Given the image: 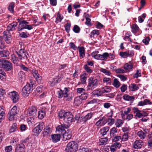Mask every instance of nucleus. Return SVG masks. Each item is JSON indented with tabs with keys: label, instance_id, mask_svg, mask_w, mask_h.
<instances>
[{
	"label": "nucleus",
	"instance_id": "41",
	"mask_svg": "<svg viewBox=\"0 0 152 152\" xmlns=\"http://www.w3.org/2000/svg\"><path fill=\"white\" fill-rule=\"evenodd\" d=\"M123 122L121 119H117L115 123L116 127L119 128L121 127L123 124Z\"/></svg>",
	"mask_w": 152,
	"mask_h": 152
},
{
	"label": "nucleus",
	"instance_id": "7",
	"mask_svg": "<svg viewBox=\"0 0 152 152\" xmlns=\"http://www.w3.org/2000/svg\"><path fill=\"white\" fill-rule=\"evenodd\" d=\"M33 84H27L25 86L22 90V95L24 96H28L33 90Z\"/></svg>",
	"mask_w": 152,
	"mask_h": 152
},
{
	"label": "nucleus",
	"instance_id": "2",
	"mask_svg": "<svg viewBox=\"0 0 152 152\" xmlns=\"http://www.w3.org/2000/svg\"><path fill=\"white\" fill-rule=\"evenodd\" d=\"M17 23L15 22L9 24L7 26V29L4 32L3 38L4 41L8 44L10 43L11 41V35L10 33V31H13L15 30L17 25Z\"/></svg>",
	"mask_w": 152,
	"mask_h": 152
},
{
	"label": "nucleus",
	"instance_id": "63",
	"mask_svg": "<svg viewBox=\"0 0 152 152\" xmlns=\"http://www.w3.org/2000/svg\"><path fill=\"white\" fill-rule=\"evenodd\" d=\"M5 110L3 106L0 107V115H5Z\"/></svg>",
	"mask_w": 152,
	"mask_h": 152
},
{
	"label": "nucleus",
	"instance_id": "11",
	"mask_svg": "<svg viewBox=\"0 0 152 152\" xmlns=\"http://www.w3.org/2000/svg\"><path fill=\"white\" fill-rule=\"evenodd\" d=\"M64 120L66 123H69L74 121L73 115L70 112H67Z\"/></svg>",
	"mask_w": 152,
	"mask_h": 152
},
{
	"label": "nucleus",
	"instance_id": "13",
	"mask_svg": "<svg viewBox=\"0 0 152 152\" xmlns=\"http://www.w3.org/2000/svg\"><path fill=\"white\" fill-rule=\"evenodd\" d=\"M43 122H39L38 125L34 129L33 132L37 134H39L42 131L43 128Z\"/></svg>",
	"mask_w": 152,
	"mask_h": 152
},
{
	"label": "nucleus",
	"instance_id": "48",
	"mask_svg": "<svg viewBox=\"0 0 152 152\" xmlns=\"http://www.w3.org/2000/svg\"><path fill=\"white\" fill-rule=\"evenodd\" d=\"M121 137L119 136H116L113 137L112 138V141L113 142H116L118 141L121 140Z\"/></svg>",
	"mask_w": 152,
	"mask_h": 152
},
{
	"label": "nucleus",
	"instance_id": "60",
	"mask_svg": "<svg viewBox=\"0 0 152 152\" xmlns=\"http://www.w3.org/2000/svg\"><path fill=\"white\" fill-rule=\"evenodd\" d=\"M85 70L88 73H91L92 72V70L90 69V67H88L87 65H85L84 66Z\"/></svg>",
	"mask_w": 152,
	"mask_h": 152
},
{
	"label": "nucleus",
	"instance_id": "4",
	"mask_svg": "<svg viewBox=\"0 0 152 152\" xmlns=\"http://www.w3.org/2000/svg\"><path fill=\"white\" fill-rule=\"evenodd\" d=\"M99 84L98 80L94 77H90L88 80V84L87 87V91H91Z\"/></svg>",
	"mask_w": 152,
	"mask_h": 152
},
{
	"label": "nucleus",
	"instance_id": "39",
	"mask_svg": "<svg viewBox=\"0 0 152 152\" xmlns=\"http://www.w3.org/2000/svg\"><path fill=\"white\" fill-rule=\"evenodd\" d=\"M132 29V32L133 33H135L138 31L139 28L138 26L136 24L132 25L131 27Z\"/></svg>",
	"mask_w": 152,
	"mask_h": 152
},
{
	"label": "nucleus",
	"instance_id": "27",
	"mask_svg": "<svg viewBox=\"0 0 152 152\" xmlns=\"http://www.w3.org/2000/svg\"><path fill=\"white\" fill-rule=\"evenodd\" d=\"M101 89L103 94L104 93H109L111 91V89L109 86H106L102 88Z\"/></svg>",
	"mask_w": 152,
	"mask_h": 152
},
{
	"label": "nucleus",
	"instance_id": "14",
	"mask_svg": "<svg viewBox=\"0 0 152 152\" xmlns=\"http://www.w3.org/2000/svg\"><path fill=\"white\" fill-rule=\"evenodd\" d=\"M37 111L36 107L32 106L28 109V113L29 115L34 117L36 116Z\"/></svg>",
	"mask_w": 152,
	"mask_h": 152
},
{
	"label": "nucleus",
	"instance_id": "49",
	"mask_svg": "<svg viewBox=\"0 0 152 152\" xmlns=\"http://www.w3.org/2000/svg\"><path fill=\"white\" fill-rule=\"evenodd\" d=\"M115 120L113 118H108L107 119V122H108V124L111 126L113 125L114 123Z\"/></svg>",
	"mask_w": 152,
	"mask_h": 152
},
{
	"label": "nucleus",
	"instance_id": "1",
	"mask_svg": "<svg viewBox=\"0 0 152 152\" xmlns=\"http://www.w3.org/2000/svg\"><path fill=\"white\" fill-rule=\"evenodd\" d=\"M17 55L16 56L15 54L11 55V59L14 64H17L18 63L19 61H25L28 60L29 56L26 51L23 49H20L19 51H15Z\"/></svg>",
	"mask_w": 152,
	"mask_h": 152
},
{
	"label": "nucleus",
	"instance_id": "45",
	"mask_svg": "<svg viewBox=\"0 0 152 152\" xmlns=\"http://www.w3.org/2000/svg\"><path fill=\"white\" fill-rule=\"evenodd\" d=\"M120 83L117 79H115L113 80V85L116 88L119 87Z\"/></svg>",
	"mask_w": 152,
	"mask_h": 152
},
{
	"label": "nucleus",
	"instance_id": "10",
	"mask_svg": "<svg viewBox=\"0 0 152 152\" xmlns=\"http://www.w3.org/2000/svg\"><path fill=\"white\" fill-rule=\"evenodd\" d=\"M68 90L66 88H65L63 91L60 89L57 92V96L59 98H61L63 97L65 98L67 97L69 95L68 94Z\"/></svg>",
	"mask_w": 152,
	"mask_h": 152
},
{
	"label": "nucleus",
	"instance_id": "47",
	"mask_svg": "<svg viewBox=\"0 0 152 152\" xmlns=\"http://www.w3.org/2000/svg\"><path fill=\"white\" fill-rule=\"evenodd\" d=\"M16 124L15 123L14 125H12L10 128L9 132L10 133L16 131Z\"/></svg>",
	"mask_w": 152,
	"mask_h": 152
},
{
	"label": "nucleus",
	"instance_id": "37",
	"mask_svg": "<svg viewBox=\"0 0 152 152\" xmlns=\"http://www.w3.org/2000/svg\"><path fill=\"white\" fill-rule=\"evenodd\" d=\"M9 54V52L7 51L6 50L0 51V57H7Z\"/></svg>",
	"mask_w": 152,
	"mask_h": 152
},
{
	"label": "nucleus",
	"instance_id": "24",
	"mask_svg": "<svg viewBox=\"0 0 152 152\" xmlns=\"http://www.w3.org/2000/svg\"><path fill=\"white\" fill-rule=\"evenodd\" d=\"M129 87L130 90L132 91H135L139 89L138 86L134 83L131 84Z\"/></svg>",
	"mask_w": 152,
	"mask_h": 152
},
{
	"label": "nucleus",
	"instance_id": "28",
	"mask_svg": "<svg viewBox=\"0 0 152 152\" xmlns=\"http://www.w3.org/2000/svg\"><path fill=\"white\" fill-rule=\"evenodd\" d=\"M18 112L17 107L16 106H14L9 113L17 115Z\"/></svg>",
	"mask_w": 152,
	"mask_h": 152
},
{
	"label": "nucleus",
	"instance_id": "5",
	"mask_svg": "<svg viewBox=\"0 0 152 152\" xmlns=\"http://www.w3.org/2000/svg\"><path fill=\"white\" fill-rule=\"evenodd\" d=\"M78 149V145L75 141H71L68 143L66 148V152H76Z\"/></svg>",
	"mask_w": 152,
	"mask_h": 152
},
{
	"label": "nucleus",
	"instance_id": "43",
	"mask_svg": "<svg viewBox=\"0 0 152 152\" xmlns=\"http://www.w3.org/2000/svg\"><path fill=\"white\" fill-rule=\"evenodd\" d=\"M124 68L126 70L129 71L132 69V65H129L128 64H126L124 65Z\"/></svg>",
	"mask_w": 152,
	"mask_h": 152
},
{
	"label": "nucleus",
	"instance_id": "50",
	"mask_svg": "<svg viewBox=\"0 0 152 152\" xmlns=\"http://www.w3.org/2000/svg\"><path fill=\"white\" fill-rule=\"evenodd\" d=\"M85 91V90L83 88H78L77 89V93L78 94H83Z\"/></svg>",
	"mask_w": 152,
	"mask_h": 152
},
{
	"label": "nucleus",
	"instance_id": "57",
	"mask_svg": "<svg viewBox=\"0 0 152 152\" xmlns=\"http://www.w3.org/2000/svg\"><path fill=\"white\" fill-rule=\"evenodd\" d=\"M120 89L122 92H124L127 89V85L125 84H123L121 87Z\"/></svg>",
	"mask_w": 152,
	"mask_h": 152
},
{
	"label": "nucleus",
	"instance_id": "12",
	"mask_svg": "<svg viewBox=\"0 0 152 152\" xmlns=\"http://www.w3.org/2000/svg\"><path fill=\"white\" fill-rule=\"evenodd\" d=\"M9 95L13 102L16 103L18 101L19 95L17 92L14 91L11 92Z\"/></svg>",
	"mask_w": 152,
	"mask_h": 152
},
{
	"label": "nucleus",
	"instance_id": "59",
	"mask_svg": "<svg viewBox=\"0 0 152 152\" xmlns=\"http://www.w3.org/2000/svg\"><path fill=\"white\" fill-rule=\"evenodd\" d=\"M141 75V74L140 72V70H137L136 73L134 75V78H137L138 77L140 76Z\"/></svg>",
	"mask_w": 152,
	"mask_h": 152
},
{
	"label": "nucleus",
	"instance_id": "26",
	"mask_svg": "<svg viewBox=\"0 0 152 152\" xmlns=\"http://www.w3.org/2000/svg\"><path fill=\"white\" fill-rule=\"evenodd\" d=\"M74 100V103L77 106H79L82 103V100L80 97H76Z\"/></svg>",
	"mask_w": 152,
	"mask_h": 152
},
{
	"label": "nucleus",
	"instance_id": "58",
	"mask_svg": "<svg viewBox=\"0 0 152 152\" xmlns=\"http://www.w3.org/2000/svg\"><path fill=\"white\" fill-rule=\"evenodd\" d=\"M12 150V147L9 145L5 147V152H10Z\"/></svg>",
	"mask_w": 152,
	"mask_h": 152
},
{
	"label": "nucleus",
	"instance_id": "40",
	"mask_svg": "<svg viewBox=\"0 0 152 152\" xmlns=\"http://www.w3.org/2000/svg\"><path fill=\"white\" fill-rule=\"evenodd\" d=\"M103 82L106 85H110L111 80L110 78L104 77L103 79Z\"/></svg>",
	"mask_w": 152,
	"mask_h": 152
},
{
	"label": "nucleus",
	"instance_id": "53",
	"mask_svg": "<svg viewBox=\"0 0 152 152\" xmlns=\"http://www.w3.org/2000/svg\"><path fill=\"white\" fill-rule=\"evenodd\" d=\"M73 30L75 33H78L80 32V28L78 26L75 25L74 26Z\"/></svg>",
	"mask_w": 152,
	"mask_h": 152
},
{
	"label": "nucleus",
	"instance_id": "33",
	"mask_svg": "<svg viewBox=\"0 0 152 152\" xmlns=\"http://www.w3.org/2000/svg\"><path fill=\"white\" fill-rule=\"evenodd\" d=\"M15 3L12 2L10 3L8 7V10L10 12L13 13L14 12V7Z\"/></svg>",
	"mask_w": 152,
	"mask_h": 152
},
{
	"label": "nucleus",
	"instance_id": "22",
	"mask_svg": "<svg viewBox=\"0 0 152 152\" xmlns=\"http://www.w3.org/2000/svg\"><path fill=\"white\" fill-rule=\"evenodd\" d=\"M46 110H41L39 111L38 112V117L40 119L43 118L45 115V112L46 111L48 110V108H45Z\"/></svg>",
	"mask_w": 152,
	"mask_h": 152
},
{
	"label": "nucleus",
	"instance_id": "19",
	"mask_svg": "<svg viewBox=\"0 0 152 152\" xmlns=\"http://www.w3.org/2000/svg\"><path fill=\"white\" fill-rule=\"evenodd\" d=\"M51 132L52 131L50 128L48 126H46L44 129V131L42 134L43 137H45L50 134Z\"/></svg>",
	"mask_w": 152,
	"mask_h": 152
},
{
	"label": "nucleus",
	"instance_id": "18",
	"mask_svg": "<svg viewBox=\"0 0 152 152\" xmlns=\"http://www.w3.org/2000/svg\"><path fill=\"white\" fill-rule=\"evenodd\" d=\"M132 112L133 113L135 114V116L138 118H141L142 116V113L141 111L139 110L138 108L136 107H134L132 109Z\"/></svg>",
	"mask_w": 152,
	"mask_h": 152
},
{
	"label": "nucleus",
	"instance_id": "52",
	"mask_svg": "<svg viewBox=\"0 0 152 152\" xmlns=\"http://www.w3.org/2000/svg\"><path fill=\"white\" fill-rule=\"evenodd\" d=\"M29 35L27 32H22L20 34V36L22 38H26L28 37Z\"/></svg>",
	"mask_w": 152,
	"mask_h": 152
},
{
	"label": "nucleus",
	"instance_id": "17",
	"mask_svg": "<svg viewBox=\"0 0 152 152\" xmlns=\"http://www.w3.org/2000/svg\"><path fill=\"white\" fill-rule=\"evenodd\" d=\"M107 122V119L105 117H103L96 123L95 125L97 126L99 125L103 126Z\"/></svg>",
	"mask_w": 152,
	"mask_h": 152
},
{
	"label": "nucleus",
	"instance_id": "36",
	"mask_svg": "<svg viewBox=\"0 0 152 152\" xmlns=\"http://www.w3.org/2000/svg\"><path fill=\"white\" fill-rule=\"evenodd\" d=\"M92 93L95 95H97L98 96H101L103 94L101 88L100 89V91L97 90L94 91L92 92Z\"/></svg>",
	"mask_w": 152,
	"mask_h": 152
},
{
	"label": "nucleus",
	"instance_id": "46",
	"mask_svg": "<svg viewBox=\"0 0 152 152\" xmlns=\"http://www.w3.org/2000/svg\"><path fill=\"white\" fill-rule=\"evenodd\" d=\"M129 138L128 132L125 133L121 137V141H125L128 140Z\"/></svg>",
	"mask_w": 152,
	"mask_h": 152
},
{
	"label": "nucleus",
	"instance_id": "31",
	"mask_svg": "<svg viewBox=\"0 0 152 152\" xmlns=\"http://www.w3.org/2000/svg\"><path fill=\"white\" fill-rule=\"evenodd\" d=\"M124 99L127 101H132L134 99L133 96H130L127 94H125L123 96Z\"/></svg>",
	"mask_w": 152,
	"mask_h": 152
},
{
	"label": "nucleus",
	"instance_id": "8",
	"mask_svg": "<svg viewBox=\"0 0 152 152\" xmlns=\"http://www.w3.org/2000/svg\"><path fill=\"white\" fill-rule=\"evenodd\" d=\"M96 113L95 112H90L85 116H82L80 118L76 116L75 118L76 120L79 119V120H80V122L85 123L90 119Z\"/></svg>",
	"mask_w": 152,
	"mask_h": 152
},
{
	"label": "nucleus",
	"instance_id": "38",
	"mask_svg": "<svg viewBox=\"0 0 152 152\" xmlns=\"http://www.w3.org/2000/svg\"><path fill=\"white\" fill-rule=\"evenodd\" d=\"M108 139L107 137L102 138L99 139V145H104L107 144Z\"/></svg>",
	"mask_w": 152,
	"mask_h": 152
},
{
	"label": "nucleus",
	"instance_id": "34",
	"mask_svg": "<svg viewBox=\"0 0 152 152\" xmlns=\"http://www.w3.org/2000/svg\"><path fill=\"white\" fill-rule=\"evenodd\" d=\"M29 23L27 22L26 20H20L19 21V25H20V27L22 28L23 29H25V27L26 25V24H28Z\"/></svg>",
	"mask_w": 152,
	"mask_h": 152
},
{
	"label": "nucleus",
	"instance_id": "6",
	"mask_svg": "<svg viewBox=\"0 0 152 152\" xmlns=\"http://www.w3.org/2000/svg\"><path fill=\"white\" fill-rule=\"evenodd\" d=\"M0 67L4 69L6 71L11 70L12 69V64L3 58L0 59Z\"/></svg>",
	"mask_w": 152,
	"mask_h": 152
},
{
	"label": "nucleus",
	"instance_id": "54",
	"mask_svg": "<svg viewBox=\"0 0 152 152\" xmlns=\"http://www.w3.org/2000/svg\"><path fill=\"white\" fill-rule=\"evenodd\" d=\"M11 144L12 145H15L18 143V139L15 138H13L10 142Z\"/></svg>",
	"mask_w": 152,
	"mask_h": 152
},
{
	"label": "nucleus",
	"instance_id": "62",
	"mask_svg": "<svg viewBox=\"0 0 152 152\" xmlns=\"http://www.w3.org/2000/svg\"><path fill=\"white\" fill-rule=\"evenodd\" d=\"M71 24L70 23H67L65 27L66 31L68 32H69L70 30Z\"/></svg>",
	"mask_w": 152,
	"mask_h": 152
},
{
	"label": "nucleus",
	"instance_id": "16",
	"mask_svg": "<svg viewBox=\"0 0 152 152\" xmlns=\"http://www.w3.org/2000/svg\"><path fill=\"white\" fill-rule=\"evenodd\" d=\"M32 73L37 81L39 83H41L42 77L39 74L38 71L35 69H33Z\"/></svg>",
	"mask_w": 152,
	"mask_h": 152
},
{
	"label": "nucleus",
	"instance_id": "30",
	"mask_svg": "<svg viewBox=\"0 0 152 152\" xmlns=\"http://www.w3.org/2000/svg\"><path fill=\"white\" fill-rule=\"evenodd\" d=\"M66 112L64 110H61L59 112L58 115L60 118L63 119L64 120Z\"/></svg>",
	"mask_w": 152,
	"mask_h": 152
},
{
	"label": "nucleus",
	"instance_id": "15",
	"mask_svg": "<svg viewBox=\"0 0 152 152\" xmlns=\"http://www.w3.org/2000/svg\"><path fill=\"white\" fill-rule=\"evenodd\" d=\"M144 142L141 140H136L133 143V147L135 149H140L143 145Z\"/></svg>",
	"mask_w": 152,
	"mask_h": 152
},
{
	"label": "nucleus",
	"instance_id": "64",
	"mask_svg": "<svg viewBox=\"0 0 152 152\" xmlns=\"http://www.w3.org/2000/svg\"><path fill=\"white\" fill-rule=\"evenodd\" d=\"M150 40V38L149 37H147L145 39H143L142 40V42L143 43L145 44V45H147L148 44Z\"/></svg>",
	"mask_w": 152,
	"mask_h": 152
},
{
	"label": "nucleus",
	"instance_id": "25",
	"mask_svg": "<svg viewBox=\"0 0 152 152\" xmlns=\"http://www.w3.org/2000/svg\"><path fill=\"white\" fill-rule=\"evenodd\" d=\"M79 48V56L80 58H83L85 56V50L83 47H78Z\"/></svg>",
	"mask_w": 152,
	"mask_h": 152
},
{
	"label": "nucleus",
	"instance_id": "44",
	"mask_svg": "<svg viewBox=\"0 0 152 152\" xmlns=\"http://www.w3.org/2000/svg\"><path fill=\"white\" fill-rule=\"evenodd\" d=\"M80 79L81 83L82 84H85L86 82L87 77L85 74H83L80 76Z\"/></svg>",
	"mask_w": 152,
	"mask_h": 152
},
{
	"label": "nucleus",
	"instance_id": "55",
	"mask_svg": "<svg viewBox=\"0 0 152 152\" xmlns=\"http://www.w3.org/2000/svg\"><path fill=\"white\" fill-rule=\"evenodd\" d=\"M2 37L0 36V50H2L4 48V43L2 40Z\"/></svg>",
	"mask_w": 152,
	"mask_h": 152
},
{
	"label": "nucleus",
	"instance_id": "32",
	"mask_svg": "<svg viewBox=\"0 0 152 152\" xmlns=\"http://www.w3.org/2000/svg\"><path fill=\"white\" fill-rule=\"evenodd\" d=\"M117 129L115 127H113L110 129V135L111 137H114L115 134L117 132Z\"/></svg>",
	"mask_w": 152,
	"mask_h": 152
},
{
	"label": "nucleus",
	"instance_id": "21",
	"mask_svg": "<svg viewBox=\"0 0 152 152\" xmlns=\"http://www.w3.org/2000/svg\"><path fill=\"white\" fill-rule=\"evenodd\" d=\"M60 134H54L51 136V138L53 142H56L60 140L61 138Z\"/></svg>",
	"mask_w": 152,
	"mask_h": 152
},
{
	"label": "nucleus",
	"instance_id": "42",
	"mask_svg": "<svg viewBox=\"0 0 152 152\" xmlns=\"http://www.w3.org/2000/svg\"><path fill=\"white\" fill-rule=\"evenodd\" d=\"M149 102V100L147 99H145L144 101H141L139 102L138 105L140 106H143L146 105Z\"/></svg>",
	"mask_w": 152,
	"mask_h": 152
},
{
	"label": "nucleus",
	"instance_id": "29",
	"mask_svg": "<svg viewBox=\"0 0 152 152\" xmlns=\"http://www.w3.org/2000/svg\"><path fill=\"white\" fill-rule=\"evenodd\" d=\"M8 116L9 120L10 121H13L15 119H16L17 116L16 115L8 113Z\"/></svg>",
	"mask_w": 152,
	"mask_h": 152
},
{
	"label": "nucleus",
	"instance_id": "35",
	"mask_svg": "<svg viewBox=\"0 0 152 152\" xmlns=\"http://www.w3.org/2000/svg\"><path fill=\"white\" fill-rule=\"evenodd\" d=\"M137 135L141 139H144L145 137L146 133L142 132L140 131L138 132Z\"/></svg>",
	"mask_w": 152,
	"mask_h": 152
},
{
	"label": "nucleus",
	"instance_id": "51",
	"mask_svg": "<svg viewBox=\"0 0 152 152\" xmlns=\"http://www.w3.org/2000/svg\"><path fill=\"white\" fill-rule=\"evenodd\" d=\"M63 19V17L59 15V13L57 14V16L56 18V22L57 23L61 22Z\"/></svg>",
	"mask_w": 152,
	"mask_h": 152
},
{
	"label": "nucleus",
	"instance_id": "56",
	"mask_svg": "<svg viewBox=\"0 0 152 152\" xmlns=\"http://www.w3.org/2000/svg\"><path fill=\"white\" fill-rule=\"evenodd\" d=\"M120 56L123 58H126L128 57L127 52H120Z\"/></svg>",
	"mask_w": 152,
	"mask_h": 152
},
{
	"label": "nucleus",
	"instance_id": "20",
	"mask_svg": "<svg viewBox=\"0 0 152 152\" xmlns=\"http://www.w3.org/2000/svg\"><path fill=\"white\" fill-rule=\"evenodd\" d=\"M25 146L23 144L18 145L15 149L16 152H24Z\"/></svg>",
	"mask_w": 152,
	"mask_h": 152
},
{
	"label": "nucleus",
	"instance_id": "23",
	"mask_svg": "<svg viewBox=\"0 0 152 152\" xmlns=\"http://www.w3.org/2000/svg\"><path fill=\"white\" fill-rule=\"evenodd\" d=\"M110 127L108 126H106L103 127L100 130L101 134L102 136H104L106 135L107 133L108 132L109 130Z\"/></svg>",
	"mask_w": 152,
	"mask_h": 152
},
{
	"label": "nucleus",
	"instance_id": "3",
	"mask_svg": "<svg viewBox=\"0 0 152 152\" xmlns=\"http://www.w3.org/2000/svg\"><path fill=\"white\" fill-rule=\"evenodd\" d=\"M69 127L68 125L63 124L59 126L56 128V130L58 132H61V134L63 135L64 140H69L72 137L71 132L70 131L67 132L65 130V129H67Z\"/></svg>",
	"mask_w": 152,
	"mask_h": 152
},
{
	"label": "nucleus",
	"instance_id": "9",
	"mask_svg": "<svg viewBox=\"0 0 152 152\" xmlns=\"http://www.w3.org/2000/svg\"><path fill=\"white\" fill-rule=\"evenodd\" d=\"M99 52L98 51H95L93 52L91 54V56L92 57L94 58L95 59L97 60H105V58L107 56V54L105 53L104 54V53L102 55L99 54Z\"/></svg>",
	"mask_w": 152,
	"mask_h": 152
},
{
	"label": "nucleus",
	"instance_id": "61",
	"mask_svg": "<svg viewBox=\"0 0 152 152\" xmlns=\"http://www.w3.org/2000/svg\"><path fill=\"white\" fill-rule=\"evenodd\" d=\"M44 88L42 86H40L37 88L36 91L37 92H41Z\"/></svg>",
	"mask_w": 152,
	"mask_h": 152
}]
</instances>
